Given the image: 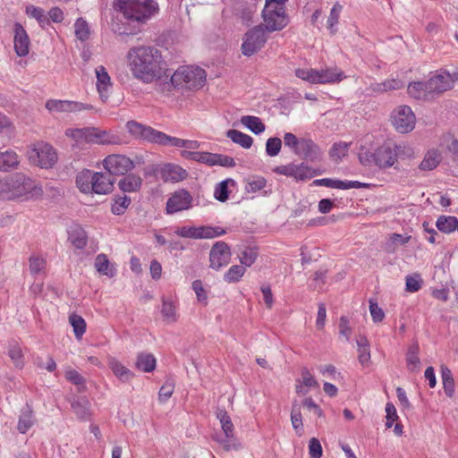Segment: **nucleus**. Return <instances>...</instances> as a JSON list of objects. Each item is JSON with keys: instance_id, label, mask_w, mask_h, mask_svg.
<instances>
[{"instance_id": "nucleus-62", "label": "nucleus", "mask_w": 458, "mask_h": 458, "mask_svg": "<svg viewBox=\"0 0 458 458\" xmlns=\"http://www.w3.org/2000/svg\"><path fill=\"white\" fill-rule=\"evenodd\" d=\"M309 454L310 458H321L323 454L322 445L319 440L312 437L309 442Z\"/></svg>"}, {"instance_id": "nucleus-60", "label": "nucleus", "mask_w": 458, "mask_h": 458, "mask_svg": "<svg viewBox=\"0 0 458 458\" xmlns=\"http://www.w3.org/2000/svg\"><path fill=\"white\" fill-rule=\"evenodd\" d=\"M301 138H297L292 132H286L284 135V146L290 148L292 151L296 155V150L298 151L301 145Z\"/></svg>"}, {"instance_id": "nucleus-41", "label": "nucleus", "mask_w": 458, "mask_h": 458, "mask_svg": "<svg viewBox=\"0 0 458 458\" xmlns=\"http://www.w3.org/2000/svg\"><path fill=\"white\" fill-rule=\"evenodd\" d=\"M121 140L118 136L96 128L94 144H120Z\"/></svg>"}, {"instance_id": "nucleus-2", "label": "nucleus", "mask_w": 458, "mask_h": 458, "mask_svg": "<svg viewBox=\"0 0 458 458\" xmlns=\"http://www.w3.org/2000/svg\"><path fill=\"white\" fill-rule=\"evenodd\" d=\"M130 71L132 75L143 81L150 83L159 80L166 74L165 63L162 59L161 52L154 47H138L130 49L127 55Z\"/></svg>"}, {"instance_id": "nucleus-6", "label": "nucleus", "mask_w": 458, "mask_h": 458, "mask_svg": "<svg viewBox=\"0 0 458 458\" xmlns=\"http://www.w3.org/2000/svg\"><path fill=\"white\" fill-rule=\"evenodd\" d=\"M265 30L261 25L249 30L243 36L242 53L245 56H251L261 49L267 42Z\"/></svg>"}, {"instance_id": "nucleus-31", "label": "nucleus", "mask_w": 458, "mask_h": 458, "mask_svg": "<svg viewBox=\"0 0 458 458\" xmlns=\"http://www.w3.org/2000/svg\"><path fill=\"white\" fill-rule=\"evenodd\" d=\"M313 83H330L340 81L342 80V72H334L330 70H314Z\"/></svg>"}, {"instance_id": "nucleus-55", "label": "nucleus", "mask_w": 458, "mask_h": 458, "mask_svg": "<svg viewBox=\"0 0 458 458\" xmlns=\"http://www.w3.org/2000/svg\"><path fill=\"white\" fill-rule=\"evenodd\" d=\"M282 148V140L277 137L269 138L266 142V153L269 157H276Z\"/></svg>"}, {"instance_id": "nucleus-45", "label": "nucleus", "mask_w": 458, "mask_h": 458, "mask_svg": "<svg viewBox=\"0 0 458 458\" xmlns=\"http://www.w3.org/2000/svg\"><path fill=\"white\" fill-rule=\"evenodd\" d=\"M71 406L72 411L76 413V415L81 418L84 419L88 415L89 412V401L84 397H78L74 398L72 403Z\"/></svg>"}, {"instance_id": "nucleus-50", "label": "nucleus", "mask_w": 458, "mask_h": 458, "mask_svg": "<svg viewBox=\"0 0 458 458\" xmlns=\"http://www.w3.org/2000/svg\"><path fill=\"white\" fill-rule=\"evenodd\" d=\"M65 378L78 386L79 392H84L86 390V380L77 370L68 369L65 371Z\"/></svg>"}, {"instance_id": "nucleus-53", "label": "nucleus", "mask_w": 458, "mask_h": 458, "mask_svg": "<svg viewBox=\"0 0 458 458\" xmlns=\"http://www.w3.org/2000/svg\"><path fill=\"white\" fill-rule=\"evenodd\" d=\"M76 38L81 41H85L89 38V28L88 22L83 18H78L74 24Z\"/></svg>"}, {"instance_id": "nucleus-64", "label": "nucleus", "mask_w": 458, "mask_h": 458, "mask_svg": "<svg viewBox=\"0 0 458 458\" xmlns=\"http://www.w3.org/2000/svg\"><path fill=\"white\" fill-rule=\"evenodd\" d=\"M46 261L39 257L30 258V271L33 275H37L45 268Z\"/></svg>"}, {"instance_id": "nucleus-40", "label": "nucleus", "mask_w": 458, "mask_h": 458, "mask_svg": "<svg viewBox=\"0 0 458 458\" xmlns=\"http://www.w3.org/2000/svg\"><path fill=\"white\" fill-rule=\"evenodd\" d=\"M93 179L92 172L84 170L77 175L76 184L81 191L87 193L92 191L91 182H93Z\"/></svg>"}, {"instance_id": "nucleus-37", "label": "nucleus", "mask_w": 458, "mask_h": 458, "mask_svg": "<svg viewBox=\"0 0 458 458\" xmlns=\"http://www.w3.org/2000/svg\"><path fill=\"white\" fill-rule=\"evenodd\" d=\"M131 199L130 197L123 195L119 196L116 195L114 198V202L112 204L111 211L114 215L121 216L123 215L130 206Z\"/></svg>"}, {"instance_id": "nucleus-16", "label": "nucleus", "mask_w": 458, "mask_h": 458, "mask_svg": "<svg viewBox=\"0 0 458 458\" xmlns=\"http://www.w3.org/2000/svg\"><path fill=\"white\" fill-rule=\"evenodd\" d=\"M126 128L136 139L144 140L151 143H157L159 131L132 120L127 122Z\"/></svg>"}, {"instance_id": "nucleus-10", "label": "nucleus", "mask_w": 458, "mask_h": 458, "mask_svg": "<svg viewBox=\"0 0 458 458\" xmlns=\"http://www.w3.org/2000/svg\"><path fill=\"white\" fill-rule=\"evenodd\" d=\"M273 172L277 174L294 177L297 180L310 179L315 175L320 174L319 170L312 169L304 163L300 165L288 164L285 165H278L273 169Z\"/></svg>"}, {"instance_id": "nucleus-30", "label": "nucleus", "mask_w": 458, "mask_h": 458, "mask_svg": "<svg viewBox=\"0 0 458 458\" xmlns=\"http://www.w3.org/2000/svg\"><path fill=\"white\" fill-rule=\"evenodd\" d=\"M420 347L417 342L411 344L406 352V364L410 371H418L420 369V360L419 358Z\"/></svg>"}, {"instance_id": "nucleus-14", "label": "nucleus", "mask_w": 458, "mask_h": 458, "mask_svg": "<svg viewBox=\"0 0 458 458\" xmlns=\"http://www.w3.org/2000/svg\"><path fill=\"white\" fill-rule=\"evenodd\" d=\"M296 155L310 163L321 162L323 159V150L312 139L306 137L301 138Z\"/></svg>"}, {"instance_id": "nucleus-24", "label": "nucleus", "mask_w": 458, "mask_h": 458, "mask_svg": "<svg viewBox=\"0 0 458 458\" xmlns=\"http://www.w3.org/2000/svg\"><path fill=\"white\" fill-rule=\"evenodd\" d=\"M15 183H18V185L15 186V188L21 195H34L41 191V189L36 186L35 182L33 180H31L29 177H26L23 174H17Z\"/></svg>"}, {"instance_id": "nucleus-32", "label": "nucleus", "mask_w": 458, "mask_h": 458, "mask_svg": "<svg viewBox=\"0 0 458 458\" xmlns=\"http://www.w3.org/2000/svg\"><path fill=\"white\" fill-rule=\"evenodd\" d=\"M437 229L445 233L458 230V218L453 216H440L436 223Z\"/></svg>"}, {"instance_id": "nucleus-21", "label": "nucleus", "mask_w": 458, "mask_h": 458, "mask_svg": "<svg viewBox=\"0 0 458 458\" xmlns=\"http://www.w3.org/2000/svg\"><path fill=\"white\" fill-rule=\"evenodd\" d=\"M96 127H84L81 129H70L67 130L65 134L71 137L76 145L83 143L94 144Z\"/></svg>"}, {"instance_id": "nucleus-49", "label": "nucleus", "mask_w": 458, "mask_h": 458, "mask_svg": "<svg viewBox=\"0 0 458 458\" xmlns=\"http://www.w3.org/2000/svg\"><path fill=\"white\" fill-rule=\"evenodd\" d=\"M291 421L295 430L302 429L303 422L301 412V403L297 400H294L292 403Z\"/></svg>"}, {"instance_id": "nucleus-52", "label": "nucleus", "mask_w": 458, "mask_h": 458, "mask_svg": "<svg viewBox=\"0 0 458 458\" xmlns=\"http://www.w3.org/2000/svg\"><path fill=\"white\" fill-rule=\"evenodd\" d=\"M244 273V267H242V265H233L225 274L224 279L227 283H236L240 281Z\"/></svg>"}, {"instance_id": "nucleus-9", "label": "nucleus", "mask_w": 458, "mask_h": 458, "mask_svg": "<svg viewBox=\"0 0 458 458\" xmlns=\"http://www.w3.org/2000/svg\"><path fill=\"white\" fill-rule=\"evenodd\" d=\"M105 169L113 175H125L134 168V163L128 157L120 154L107 156L104 159Z\"/></svg>"}, {"instance_id": "nucleus-36", "label": "nucleus", "mask_w": 458, "mask_h": 458, "mask_svg": "<svg viewBox=\"0 0 458 458\" xmlns=\"http://www.w3.org/2000/svg\"><path fill=\"white\" fill-rule=\"evenodd\" d=\"M241 123L255 134H260L266 130L265 124L258 116L244 115L241 118Z\"/></svg>"}, {"instance_id": "nucleus-46", "label": "nucleus", "mask_w": 458, "mask_h": 458, "mask_svg": "<svg viewBox=\"0 0 458 458\" xmlns=\"http://www.w3.org/2000/svg\"><path fill=\"white\" fill-rule=\"evenodd\" d=\"M26 13L30 17L35 18L43 29L50 23L48 17L45 15L44 10L40 7L29 5L26 8Z\"/></svg>"}, {"instance_id": "nucleus-23", "label": "nucleus", "mask_w": 458, "mask_h": 458, "mask_svg": "<svg viewBox=\"0 0 458 458\" xmlns=\"http://www.w3.org/2000/svg\"><path fill=\"white\" fill-rule=\"evenodd\" d=\"M301 378L296 380L295 386L296 393L298 394L305 395L308 393V389H305L304 387L316 388L319 386L318 381L314 378V377L311 375V373L307 368L301 369Z\"/></svg>"}, {"instance_id": "nucleus-33", "label": "nucleus", "mask_w": 458, "mask_h": 458, "mask_svg": "<svg viewBox=\"0 0 458 458\" xmlns=\"http://www.w3.org/2000/svg\"><path fill=\"white\" fill-rule=\"evenodd\" d=\"M157 360L153 354L140 352L137 356L135 366L144 372H152L156 369Z\"/></svg>"}, {"instance_id": "nucleus-34", "label": "nucleus", "mask_w": 458, "mask_h": 458, "mask_svg": "<svg viewBox=\"0 0 458 458\" xmlns=\"http://www.w3.org/2000/svg\"><path fill=\"white\" fill-rule=\"evenodd\" d=\"M95 267L98 272L102 275L107 276L108 277L114 276L116 270L111 266L106 255L98 254L95 259Z\"/></svg>"}, {"instance_id": "nucleus-1", "label": "nucleus", "mask_w": 458, "mask_h": 458, "mask_svg": "<svg viewBox=\"0 0 458 458\" xmlns=\"http://www.w3.org/2000/svg\"><path fill=\"white\" fill-rule=\"evenodd\" d=\"M113 8L120 13L110 22L112 31L119 36H133L142 30V26L158 11L153 0H114Z\"/></svg>"}, {"instance_id": "nucleus-47", "label": "nucleus", "mask_w": 458, "mask_h": 458, "mask_svg": "<svg viewBox=\"0 0 458 458\" xmlns=\"http://www.w3.org/2000/svg\"><path fill=\"white\" fill-rule=\"evenodd\" d=\"M8 356L13 360L16 368H23V353L20 345L17 344H10L8 348Z\"/></svg>"}, {"instance_id": "nucleus-15", "label": "nucleus", "mask_w": 458, "mask_h": 458, "mask_svg": "<svg viewBox=\"0 0 458 458\" xmlns=\"http://www.w3.org/2000/svg\"><path fill=\"white\" fill-rule=\"evenodd\" d=\"M46 108L49 112L76 113L84 110H93L91 105L77 101L49 99L46 103Z\"/></svg>"}, {"instance_id": "nucleus-8", "label": "nucleus", "mask_w": 458, "mask_h": 458, "mask_svg": "<svg viewBox=\"0 0 458 458\" xmlns=\"http://www.w3.org/2000/svg\"><path fill=\"white\" fill-rule=\"evenodd\" d=\"M391 118L395 130L401 133L409 132L415 126V115L408 106H402L394 110Z\"/></svg>"}, {"instance_id": "nucleus-17", "label": "nucleus", "mask_w": 458, "mask_h": 458, "mask_svg": "<svg viewBox=\"0 0 458 458\" xmlns=\"http://www.w3.org/2000/svg\"><path fill=\"white\" fill-rule=\"evenodd\" d=\"M216 417L220 420L225 437V439H217V441L223 445L225 451L237 449L238 445L235 443H230L229 441L230 438L233 437V424L227 411L220 409L216 412Z\"/></svg>"}, {"instance_id": "nucleus-27", "label": "nucleus", "mask_w": 458, "mask_h": 458, "mask_svg": "<svg viewBox=\"0 0 458 458\" xmlns=\"http://www.w3.org/2000/svg\"><path fill=\"white\" fill-rule=\"evenodd\" d=\"M34 424L32 407L26 403L20 415L17 429L20 433L25 434Z\"/></svg>"}, {"instance_id": "nucleus-44", "label": "nucleus", "mask_w": 458, "mask_h": 458, "mask_svg": "<svg viewBox=\"0 0 458 458\" xmlns=\"http://www.w3.org/2000/svg\"><path fill=\"white\" fill-rule=\"evenodd\" d=\"M234 183V180L230 178L220 182L215 188V198L220 202H225L229 198L228 185Z\"/></svg>"}, {"instance_id": "nucleus-43", "label": "nucleus", "mask_w": 458, "mask_h": 458, "mask_svg": "<svg viewBox=\"0 0 458 458\" xmlns=\"http://www.w3.org/2000/svg\"><path fill=\"white\" fill-rule=\"evenodd\" d=\"M69 322L73 328L75 337L81 339L86 331V322L84 318L80 315L72 313L69 317Z\"/></svg>"}, {"instance_id": "nucleus-25", "label": "nucleus", "mask_w": 458, "mask_h": 458, "mask_svg": "<svg viewBox=\"0 0 458 458\" xmlns=\"http://www.w3.org/2000/svg\"><path fill=\"white\" fill-rule=\"evenodd\" d=\"M142 184V179L134 174H130L122 178L118 186L123 192H136L140 191Z\"/></svg>"}, {"instance_id": "nucleus-58", "label": "nucleus", "mask_w": 458, "mask_h": 458, "mask_svg": "<svg viewBox=\"0 0 458 458\" xmlns=\"http://www.w3.org/2000/svg\"><path fill=\"white\" fill-rule=\"evenodd\" d=\"M161 313L164 318L172 322L176 321L175 307L172 301L166 300L163 301Z\"/></svg>"}, {"instance_id": "nucleus-13", "label": "nucleus", "mask_w": 458, "mask_h": 458, "mask_svg": "<svg viewBox=\"0 0 458 458\" xmlns=\"http://www.w3.org/2000/svg\"><path fill=\"white\" fill-rule=\"evenodd\" d=\"M151 174L159 176L164 182H180L184 180L188 174L181 166L173 164H165L163 166L152 165Z\"/></svg>"}, {"instance_id": "nucleus-61", "label": "nucleus", "mask_w": 458, "mask_h": 458, "mask_svg": "<svg viewBox=\"0 0 458 458\" xmlns=\"http://www.w3.org/2000/svg\"><path fill=\"white\" fill-rule=\"evenodd\" d=\"M369 311L375 323L381 322L385 318V312L378 306L377 301L369 300Z\"/></svg>"}, {"instance_id": "nucleus-22", "label": "nucleus", "mask_w": 458, "mask_h": 458, "mask_svg": "<svg viewBox=\"0 0 458 458\" xmlns=\"http://www.w3.org/2000/svg\"><path fill=\"white\" fill-rule=\"evenodd\" d=\"M69 242L79 250H82L87 246L88 234L80 225H72L68 229Z\"/></svg>"}, {"instance_id": "nucleus-29", "label": "nucleus", "mask_w": 458, "mask_h": 458, "mask_svg": "<svg viewBox=\"0 0 458 458\" xmlns=\"http://www.w3.org/2000/svg\"><path fill=\"white\" fill-rule=\"evenodd\" d=\"M97 74V88L102 99L107 98L105 93L107 91L108 87L111 85V79L106 68L102 65L96 69Z\"/></svg>"}, {"instance_id": "nucleus-38", "label": "nucleus", "mask_w": 458, "mask_h": 458, "mask_svg": "<svg viewBox=\"0 0 458 458\" xmlns=\"http://www.w3.org/2000/svg\"><path fill=\"white\" fill-rule=\"evenodd\" d=\"M204 226H182L175 231V233L181 237L191 239H204Z\"/></svg>"}, {"instance_id": "nucleus-18", "label": "nucleus", "mask_w": 458, "mask_h": 458, "mask_svg": "<svg viewBox=\"0 0 458 458\" xmlns=\"http://www.w3.org/2000/svg\"><path fill=\"white\" fill-rule=\"evenodd\" d=\"M427 82L428 90L430 91L431 98L434 95H440L453 87L450 73L445 72L432 76Z\"/></svg>"}, {"instance_id": "nucleus-20", "label": "nucleus", "mask_w": 458, "mask_h": 458, "mask_svg": "<svg viewBox=\"0 0 458 458\" xmlns=\"http://www.w3.org/2000/svg\"><path fill=\"white\" fill-rule=\"evenodd\" d=\"M14 50L18 56L23 57L29 54L30 38L21 23L14 24Z\"/></svg>"}, {"instance_id": "nucleus-54", "label": "nucleus", "mask_w": 458, "mask_h": 458, "mask_svg": "<svg viewBox=\"0 0 458 458\" xmlns=\"http://www.w3.org/2000/svg\"><path fill=\"white\" fill-rule=\"evenodd\" d=\"M157 144L163 146H174L178 148H183L184 140L166 135L165 133L159 131Z\"/></svg>"}, {"instance_id": "nucleus-12", "label": "nucleus", "mask_w": 458, "mask_h": 458, "mask_svg": "<svg viewBox=\"0 0 458 458\" xmlns=\"http://www.w3.org/2000/svg\"><path fill=\"white\" fill-rule=\"evenodd\" d=\"M193 198L184 189L174 191L167 199L165 210L167 214H174L187 210L191 207Z\"/></svg>"}, {"instance_id": "nucleus-35", "label": "nucleus", "mask_w": 458, "mask_h": 458, "mask_svg": "<svg viewBox=\"0 0 458 458\" xmlns=\"http://www.w3.org/2000/svg\"><path fill=\"white\" fill-rule=\"evenodd\" d=\"M226 136L231 139L233 142L240 145L244 148H250L253 143V139L250 135L237 130H228Z\"/></svg>"}, {"instance_id": "nucleus-11", "label": "nucleus", "mask_w": 458, "mask_h": 458, "mask_svg": "<svg viewBox=\"0 0 458 458\" xmlns=\"http://www.w3.org/2000/svg\"><path fill=\"white\" fill-rule=\"evenodd\" d=\"M231 255L230 247L226 242H216L209 252V267L214 270H219L229 264Z\"/></svg>"}, {"instance_id": "nucleus-4", "label": "nucleus", "mask_w": 458, "mask_h": 458, "mask_svg": "<svg viewBox=\"0 0 458 458\" xmlns=\"http://www.w3.org/2000/svg\"><path fill=\"white\" fill-rule=\"evenodd\" d=\"M398 149L399 151L393 148V146L387 143L379 146L374 152L362 149L359 153V160L365 166L375 165L384 170L394 166L397 162L398 156L402 155L401 148H398Z\"/></svg>"}, {"instance_id": "nucleus-3", "label": "nucleus", "mask_w": 458, "mask_h": 458, "mask_svg": "<svg viewBox=\"0 0 458 458\" xmlns=\"http://www.w3.org/2000/svg\"><path fill=\"white\" fill-rule=\"evenodd\" d=\"M206 71L200 67L182 66L170 76L169 81L164 83V89L171 91L172 89H198L204 85Z\"/></svg>"}, {"instance_id": "nucleus-48", "label": "nucleus", "mask_w": 458, "mask_h": 458, "mask_svg": "<svg viewBox=\"0 0 458 458\" xmlns=\"http://www.w3.org/2000/svg\"><path fill=\"white\" fill-rule=\"evenodd\" d=\"M350 144L346 142H336L334 143L329 150V157L335 162L342 159L343 157L347 155V151Z\"/></svg>"}, {"instance_id": "nucleus-63", "label": "nucleus", "mask_w": 458, "mask_h": 458, "mask_svg": "<svg viewBox=\"0 0 458 458\" xmlns=\"http://www.w3.org/2000/svg\"><path fill=\"white\" fill-rule=\"evenodd\" d=\"M386 428H390L394 425V422L398 420L396 409L392 403L386 404Z\"/></svg>"}, {"instance_id": "nucleus-42", "label": "nucleus", "mask_w": 458, "mask_h": 458, "mask_svg": "<svg viewBox=\"0 0 458 458\" xmlns=\"http://www.w3.org/2000/svg\"><path fill=\"white\" fill-rule=\"evenodd\" d=\"M259 256V249L257 247H245L240 255V262L242 267H250L255 263Z\"/></svg>"}, {"instance_id": "nucleus-28", "label": "nucleus", "mask_w": 458, "mask_h": 458, "mask_svg": "<svg viewBox=\"0 0 458 458\" xmlns=\"http://www.w3.org/2000/svg\"><path fill=\"white\" fill-rule=\"evenodd\" d=\"M19 163V157L15 151L0 152V171L7 172L15 169Z\"/></svg>"}, {"instance_id": "nucleus-56", "label": "nucleus", "mask_w": 458, "mask_h": 458, "mask_svg": "<svg viewBox=\"0 0 458 458\" xmlns=\"http://www.w3.org/2000/svg\"><path fill=\"white\" fill-rule=\"evenodd\" d=\"M422 279L419 274L414 276H408L405 279V290L409 293H416L422 286Z\"/></svg>"}, {"instance_id": "nucleus-26", "label": "nucleus", "mask_w": 458, "mask_h": 458, "mask_svg": "<svg viewBox=\"0 0 458 458\" xmlns=\"http://www.w3.org/2000/svg\"><path fill=\"white\" fill-rule=\"evenodd\" d=\"M408 94L415 99L426 100L431 98L430 91L428 90V82L413 81L407 87Z\"/></svg>"}, {"instance_id": "nucleus-39", "label": "nucleus", "mask_w": 458, "mask_h": 458, "mask_svg": "<svg viewBox=\"0 0 458 458\" xmlns=\"http://www.w3.org/2000/svg\"><path fill=\"white\" fill-rule=\"evenodd\" d=\"M113 373L123 382L130 381L134 374L118 360L110 363Z\"/></svg>"}, {"instance_id": "nucleus-19", "label": "nucleus", "mask_w": 458, "mask_h": 458, "mask_svg": "<svg viewBox=\"0 0 458 458\" xmlns=\"http://www.w3.org/2000/svg\"><path fill=\"white\" fill-rule=\"evenodd\" d=\"M94 177L91 182L92 191L97 194H107L114 189V179L107 172L105 173H92Z\"/></svg>"}, {"instance_id": "nucleus-7", "label": "nucleus", "mask_w": 458, "mask_h": 458, "mask_svg": "<svg viewBox=\"0 0 458 458\" xmlns=\"http://www.w3.org/2000/svg\"><path fill=\"white\" fill-rule=\"evenodd\" d=\"M30 159L41 168H52L58 157L55 148L48 143L38 142L31 150Z\"/></svg>"}, {"instance_id": "nucleus-5", "label": "nucleus", "mask_w": 458, "mask_h": 458, "mask_svg": "<svg viewBox=\"0 0 458 458\" xmlns=\"http://www.w3.org/2000/svg\"><path fill=\"white\" fill-rule=\"evenodd\" d=\"M265 30L268 32L282 30L289 23L285 4H265L262 11Z\"/></svg>"}, {"instance_id": "nucleus-59", "label": "nucleus", "mask_w": 458, "mask_h": 458, "mask_svg": "<svg viewBox=\"0 0 458 458\" xmlns=\"http://www.w3.org/2000/svg\"><path fill=\"white\" fill-rule=\"evenodd\" d=\"M266 180L261 176H253L249 179L246 190L248 192H256L266 186Z\"/></svg>"}, {"instance_id": "nucleus-51", "label": "nucleus", "mask_w": 458, "mask_h": 458, "mask_svg": "<svg viewBox=\"0 0 458 458\" xmlns=\"http://www.w3.org/2000/svg\"><path fill=\"white\" fill-rule=\"evenodd\" d=\"M440 160L438 155L435 151H429L426 154L424 159L420 164V169L423 171H430L436 168Z\"/></svg>"}, {"instance_id": "nucleus-57", "label": "nucleus", "mask_w": 458, "mask_h": 458, "mask_svg": "<svg viewBox=\"0 0 458 458\" xmlns=\"http://www.w3.org/2000/svg\"><path fill=\"white\" fill-rule=\"evenodd\" d=\"M343 9V6L336 3L334 4L330 11V15L327 19V28L331 30L332 33H335V30L334 29L335 25L338 23L340 13Z\"/></svg>"}]
</instances>
